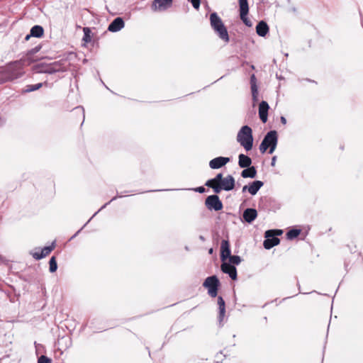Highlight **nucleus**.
<instances>
[{"instance_id": "27", "label": "nucleus", "mask_w": 363, "mask_h": 363, "mask_svg": "<svg viewBox=\"0 0 363 363\" xmlns=\"http://www.w3.org/2000/svg\"><path fill=\"white\" fill-rule=\"evenodd\" d=\"M43 83H38L36 84L27 85L26 87V89L24 90V92L28 93V92L36 91V90L39 89L40 88H41L43 86Z\"/></svg>"}, {"instance_id": "8", "label": "nucleus", "mask_w": 363, "mask_h": 363, "mask_svg": "<svg viewBox=\"0 0 363 363\" xmlns=\"http://www.w3.org/2000/svg\"><path fill=\"white\" fill-rule=\"evenodd\" d=\"M205 205L210 211H218L223 208V203L217 195L208 196L205 200Z\"/></svg>"}, {"instance_id": "32", "label": "nucleus", "mask_w": 363, "mask_h": 363, "mask_svg": "<svg viewBox=\"0 0 363 363\" xmlns=\"http://www.w3.org/2000/svg\"><path fill=\"white\" fill-rule=\"evenodd\" d=\"M38 363H51L50 359L45 355H41L38 360Z\"/></svg>"}, {"instance_id": "23", "label": "nucleus", "mask_w": 363, "mask_h": 363, "mask_svg": "<svg viewBox=\"0 0 363 363\" xmlns=\"http://www.w3.org/2000/svg\"><path fill=\"white\" fill-rule=\"evenodd\" d=\"M240 6V14L243 16H247L249 12V6L247 0H238Z\"/></svg>"}, {"instance_id": "4", "label": "nucleus", "mask_w": 363, "mask_h": 363, "mask_svg": "<svg viewBox=\"0 0 363 363\" xmlns=\"http://www.w3.org/2000/svg\"><path fill=\"white\" fill-rule=\"evenodd\" d=\"M238 143L243 147L246 151L252 150L253 146L252 130L248 125H243L237 134Z\"/></svg>"}, {"instance_id": "2", "label": "nucleus", "mask_w": 363, "mask_h": 363, "mask_svg": "<svg viewBox=\"0 0 363 363\" xmlns=\"http://www.w3.org/2000/svg\"><path fill=\"white\" fill-rule=\"evenodd\" d=\"M68 67L66 60H59L50 64L40 62L34 65L33 70L36 73L54 74L67 71Z\"/></svg>"}, {"instance_id": "31", "label": "nucleus", "mask_w": 363, "mask_h": 363, "mask_svg": "<svg viewBox=\"0 0 363 363\" xmlns=\"http://www.w3.org/2000/svg\"><path fill=\"white\" fill-rule=\"evenodd\" d=\"M84 35L83 40L85 42L91 41V37H90V35L89 34V29L88 28H84Z\"/></svg>"}, {"instance_id": "14", "label": "nucleus", "mask_w": 363, "mask_h": 363, "mask_svg": "<svg viewBox=\"0 0 363 363\" xmlns=\"http://www.w3.org/2000/svg\"><path fill=\"white\" fill-rule=\"evenodd\" d=\"M221 270L223 273L228 274L233 280L237 279V269L234 265L223 262L221 264Z\"/></svg>"}, {"instance_id": "42", "label": "nucleus", "mask_w": 363, "mask_h": 363, "mask_svg": "<svg viewBox=\"0 0 363 363\" xmlns=\"http://www.w3.org/2000/svg\"><path fill=\"white\" fill-rule=\"evenodd\" d=\"M116 198H117L116 196L113 197V199H111L108 203H105V204H104V206H103L99 209V211H100V210H101V209H103L104 208H105V207H106V206L109 203H111V201H114L115 199H116Z\"/></svg>"}, {"instance_id": "20", "label": "nucleus", "mask_w": 363, "mask_h": 363, "mask_svg": "<svg viewBox=\"0 0 363 363\" xmlns=\"http://www.w3.org/2000/svg\"><path fill=\"white\" fill-rule=\"evenodd\" d=\"M252 164V160L247 155L240 154L238 156V165L241 168H247Z\"/></svg>"}, {"instance_id": "37", "label": "nucleus", "mask_w": 363, "mask_h": 363, "mask_svg": "<svg viewBox=\"0 0 363 363\" xmlns=\"http://www.w3.org/2000/svg\"><path fill=\"white\" fill-rule=\"evenodd\" d=\"M251 90H252V99H253L254 101H256L257 100V94H258L257 88H251Z\"/></svg>"}, {"instance_id": "36", "label": "nucleus", "mask_w": 363, "mask_h": 363, "mask_svg": "<svg viewBox=\"0 0 363 363\" xmlns=\"http://www.w3.org/2000/svg\"><path fill=\"white\" fill-rule=\"evenodd\" d=\"M190 1L194 6V9H198L200 6L201 1L200 0H188Z\"/></svg>"}, {"instance_id": "9", "label": "nucleus", "mask_w": 363, "mask_h": 363, "mask_svg": "<svg viewBox=\"0 0 363 363\" xmlns=\"http://www.w3.org/2000/svg\"><path fill=\"white\" fill-rule=\"evenodd\" d=\"M265 238L266 239L263 242V245L267 250H269L277 245L280 242V240L275 237V231L273 230H267L265 232Z\"/></svg>"}, {"instance_id": "6", "label": "nucleus", "mask_w": 363, "mask_h": 363, "mask_svg": "<svg viewBox=\"0 0 363 363\" xmlns=\"http://www.w3.org/2000/svg\"><path fill=\"white\" fill-rule=\"evenodd\" d=\"M220 281L216 275L207 277L203 283V286L208 289V294L211 297H216L218 294Z\"/></svg>"}, {"instance_id": "30", "label": "nucleus", "mask_w": 363, "mask_h": 363, "mask_svg": "<svg viewBox=\"0 0 363 363\" xmlns=\"http://www.w3.org/2000/svg\"><path fill=\"white\" fill-rule=\"evenodd\" d=\"M240 18L242 21V22L248 27H251L252 26V23L250 20L248 19L247 16H242V14H240Z\"/></svg>"}, {"instance_id": "29", "label": "nucleus", "mask_w": 363, "mask_h": 363, "mask_svg": "<svg viewBox=\"0 0 363 363\" xmlns=\"http://www.w3.org/2000/svg\"><path fill=\"white\" fill-rule=\"evenodd\" d=\"M228 259L230 264L233 265H238L242 261L240 257L238 255H231Z\"/></svg>"}, {"instance_id": "22", "label": "nucleus", "mask_w": 363, "mask_h": 363, "mask_svg": "<svg viewBox=\"0 0 363 363\" xmlns=\"http://www.w3.org/2000/svg\"><path fill=\"white\" fill-rule=\"evenodd\" d=\"M257 175V170L254 166H250L245 168L241 172V176L243 178H255Z\"/></svg>"}, {"instance_id": "28", "label": "nucleus", "mask_w": 363, "mask_h": 363, "mask_svg": "<svg viewBox=\"0 0 363 363\" xmlns=\"http://www.w3.org/2000/svg\"><path fill=\"white\" fill-rule=\"evenodd\" d=\"M49 270L51 273H53L57 269V264L55 257H52L49 261Z\"/></svg>"}, {"instance_id": "24", "label": "nucleus", "mask_w": 363, "mask_h": 363, "mask_svg": "<svg viewBox=\"0 0 363 363\" xmlns=\"http://www.w3.org/2000/svg\"><path fill=\"white\" fill-rule=\"evenodd\" d=\"M30 33L32 37L40 38L43 35L44 30L41 26L36 25L32 27Z\"/></svg>"}, {"instance_id": "48", "label": "nucleus", "mask_w": 363, "mask_h": 363, "mask_svg": "<svg viewBox=\"0 0 363 363\" xmlns=\"http://www.w3.org/2000/svg\"><path fill=\"white\" fill-rule=\"evenodd\" d=\"M212 252H213V249L211 248V249L209 250V253L211 254Z\"/></svg>"}, {"instance_id": "33", "label": "nucleus", "mask_w": 363, "mask_h": 363, "mask_svg": "<svg viewBox=\"0 0 363 363\" xmlns=\"http://www.w3.org/2000/svg\"><path fill=\"white\" fill-rule=\"evenodd\" d=\"M223 174L221 173H219L216 174V176L213 178L212 179L214 181L215 184H220V182H222V180H223Z\"/></svg>"}, {"instance_id": "44", "label": "nucleus", "mask_w": 363, "mask_h": 363, "mask_svg": "<svg viewBox=\"0 0 363 363\" xmlns=\"http://www.w3.org/2000/svg\"><path fill=\"white\" fill-rule=\"evenodd\" d=\"M275 231V237L277 235H280L282 234V230H274Z\"/></svg>"}, {"instance_id": "5", "label": "nucleus", "mask_w": 363, "mask_h": 363, "mask_svg": "<svg viewBox=\"0 0 363 363\" xmlns=\"http://www.w3.org/2000/svg\"><path fill=\"white\" fill-rule=\"evenodd\" d=\"M277 132L276 130H270L265 135L264 139L259 145V151L262 153H264L269 148V154H272L277 147Z\"/></svg>"}, {"instance_id": "15", "label": "nucleus", "mask_w": 363, "mask_h": 363, "mask_svg": "<svg viewBox=\"0 0 363 363\" xmlns=\"http://www.w3.org/2000/svg\"><path fill=\"white\" fill-rule=\"evenodd\" d=\"M269 109V106L268 103L265 101H261L259 105V116L262 123H266L267 121L268 117V111Z\"/></svg>"}, {"instance_id": "45", "label": "nucleus", "mask_w": 363, "mask_h": 363, "mask_svg": "<svg viewBox=\"0 0 363 363\" xmlns=\"http://www.w3.org/2000/svg\"><path fill=\"white\" fill-rule=\"evenodd\" d=\"M280 120L282 124L285 125L286 123V119L285 117L281 116Z\"/></svg>"}, {"instance_id": "47", "label": "nucleus", "mask_w": 363, "mask_h": 363, "mask_svg": "<svg viewBox=\"0 0 363 363\" xmlns=\"http://www.w3.org/2000/svg\"><path fill=\"white\" fill-rule=\"evenodd\" d=\"M31 36H32V35H30V33L29 35H27L26 36V38H25V39H26V40H28Z\"/></svg>"}, {"instance_id": "46", "label": "nucleus", "mask_w": 363, "mask_h": 363, "mask_svg": "<svg viewBox=\"0 0 363 363\" xmlns=\"http://www.w3.org/2000/svg\"><path fill=\"white\" fill-rule=\"evenodd\" d=\"M199 238L202 242H204L206 240L205 238L203 235H199Z\"/></svg>"}, {"instance_id": "13", "label": "nucleus", "mask_w": 363, "mask_h": 363, "mask_svg": "<svg viewBox=\"0 0 363 363\" xmlns=\"http://www.w3.org/2000/svg\"><path fill=\"white\" fill-rule=\"evenodd\" d=\"M231 256L230 243L228 240H223L220 244V259L224 262Z\"/></svg>"}, {"instance_id": "35", "label": "nucleus", "mask_w": 363, "mask_h": 363, "mask_svg": "<svg viewBox=\"0 0 363 363\" xmlns=\"http://www.w3.org/2000/svg\"><path fill=\"white\" fill-rule=\"evenodd\" d=\"M206 186L212 188L214 190V188L216 187L217 184L214 183V181L211 179L208 180L206 184Z\"/></svg>"}, {"instance_id": "39", "label": "nucleus", "mask_w": 363, "mask_h": 363, "mask_svg": "<svg viewBox=\"0 0 363 363\" xmlns=\"http://www.w3.org/2000/svg\"><path fill=\"white\" fill-rule=\"evenodd\" d=\"M194 191L199 193H203L205 191V188L203 186H199L194 189Z\"/></svg>"}, {"instance_id": "50", "label": "nucleus", "mask_w": 363, "mask_h": 363, "mask_svg": "<svg viewBox=\"0 0 363 363\" xmlns=\"http://www.w3.org/2000/svg\"><path fill=\"white\" fill-rule=\"evenodd\" d=\"M98 213V212L94 213V216H92V218H93L95 215H96V213Z\"/></svg>"}, {"instance_id": "17", "label": "nucleus", "mask_w": 363, "mask_h": 363, "mask_svg": "<svg viewBox=\"0 0 363 363\" xmlns=\"http://www.w3.org/2000/svg\"><path fill=\"white\" fill-rule=\"evenodd\" d=\"M125 26V23L122 18H116L108 26V30L111 32H118L121 30Z\"/></svg>"}, {"instance_id": "16", "label": "nucleus", "mask_w": 363, "mask_h": 363, "mask_svg": "<svg viewBox=\"0 0 363 363\" xmlns=\"http://www.w3.org/2000/svg\"><path fill=\"white\" fill-rule=\"evenodd\" d=\"M218 322L220 326H223V319L225 314V303L222 296L218 297Z\"/></svg>"}, {"instance_id": "34", "label": "nucleus", "mask_w": 363, "mask_h": 363, "mask_svg": "<svg viewBox=\"0 0 363 363\" xmlns=\"http://www.w3.org/2000/svg\"><path fill=\"white\" fill-rule=\"evenodd\" d=\"M250 84H251V88H257V79H256L255 75L254 74H252L250 77Z\"/></svg>"}, {"instance_id": "19", "label": "nucleus", "mask_w": 363, "mask_h": 363, "mask_svg": "<svg viewBox=\"0 0 363 363\" xmlns=\"http://www.w3.org/2000/svg\"><path fill=\"white\" fill-rule=\"evenodd\" d=\"M256 32L258 35L264 37L269 32L267 23L264 21H259L256 26Z\"/></svg>"}, {"instance_id": "1", "label": "nucleus", "mask_w": 363, "mask_h": 363, "mask_svg": "<svg viewBox=\"0 0 363 363\" xmlns=\"http://www.w3.org/2000/svg\"><path fill=\"white\" fill-rule=\"evenodd\" d=\"M26 65V59H21L9 64L3 71L0 72V83L12 81L21 77L23 74V67Z\"/></svg>"}, {"instance_id": "40", "label": "nucleus", "mask_w": 363, "mask_h": 363, "mask_svg": "<svg viewBox=\"0 0 363 363\" xmlns=\"http://www.w3.org/2000/svg\"><path fill=\"white\" fill-rule=\"evenodd\" d=\"M74 110L80 111L82 113V115H83V118H84V110L83 107L78 106V107H76L74 108Z\"/></svg>"}, {"instance_id": "18", "label": "nucleus", "mask_w": 363, "mask_h": 363, "mask_svg": "<svg viewBox=\"0 0 363 363\" xmlns=\"http://www.w3.org/2000/svg\"><path fill=\"white\" fill-rule=\"evenodd\" d=\"M257 216L256 209L249 208L243 211L242 218L247 223H251Z\"/></svg>"}, {"instance_id": "26", "label": "nucleus", "mask_w": 363, "mask_h": 363, "mask_svg": "<svg viewBox=\"0 0 363 363\" xmlns=\"http://www.w3.org/2000/svg\"><path fill=\"white\" fill-rule=\"evenodd\" d=\"M301 233V230L299 229H291L286 233V238L289 240H293L298 237Z\"/></svg>"}, {"instance_id": "12", "label": "nucleus", "mask_w": 363, "mask_h": 363, "mask_svg": "<svg viewBox=\"0 0 363 363\" xmlns=\"http://www.w3.org/2000/svg\"><path fill=\"white\" fill-rule=\"evenodd\" d=\"M230 162L229 157H218L209 162V167L213 169H219Z\"/></svg>"}, {"instance_id": "25", "label": "nucleus", "mask_w": 363, "mask_h": 363, "mask_svg": "<svg viewBox=\"0 0 363 363\" xmlns=\"http://www.w3.org/2000/svg\"><path fill=\"white\" fill-rule=\"evenodd\" d=\"M40 49V46H36L28 52L27 57L24 58L26 60L27 65H29L32 62L30 60L31 56L37 53Z\"/></svg>"}, {"instance_id": "41", "label": "nucleus", "mask_w": 363, "mask_h": 363, "mask_svg": "<svg viewBox=\"0 0 363 363\" xmlns=\"http://www.w3.org/2000/svg\"><path fill=\"white\" fill-rule=\"evenodd\" d=\"M276 162H277V156H274V157L272 158V161H271V166L274 167V166H275V164H276Z\"/></svg>"}, {"instance_id": "43", "label": "nucleus", "mask_w": 363, "mask_h": 363, "mask_svg": "<svg viewBox=\"0 0 363 363\" xmlns=\"http://www.w3.org/2000/svg\"><path fill=\"white\" fill-rule=\"evenodd\" d=\"M248 191L249 192V185H245L243 187H242V191L244 193L245 191Z\"/></svg>"}, {"instance_id": "21", "label": "nucleus", "mask_w": 363, "mask_h": 363, "mask_svg": "<svg viewBox=\"0 0 363 363\" xmlns=\"http://www.w3.org/2000/svg\"><path fill=\"white\" fill-rule=\"evenodd\" d=\"M263 185L264 183L259 180L251 182L249 184V193L252 196L255 195Z\"/></svg>"}, {"instance_id": "11", "label": "nucleus", "mask_w": 363, "mask_h": 363, "mask_svg": "<svg viewBox=\"0 0 363 363\" xmlns=\"http://www.w3.org/2000/svg\"><path fill=\"white\" fill-rule=\"evenodd\" d=\"M55 247V242H53L51 245L44 247L43 249H41L40 252H31L30 255L35 259L39 260L48 255L54 250Z\"/></svg>"}, {"instance_id": "49", "label": "nucleus", "mask_w": 363, "mask_h": 363, "mask_svg": "<svg viewBox=\"0 0 363 363\" xmlns=\"http://www.w3.org/2000/svg\"><path fill=\"white\" fill-rule=\"evenodd\" d=\"M160 189H157V190H152V191H160Z\"/></svg>"}, {"instance_id": "10", "label": "nucleus", "mask_w": 363, "mask_h": 363, "mask_svg": "<svg viewBox=\"0 0 363 363\" xmlns=\"http://www.w3.org/2000/svg\"><path fill=\"white\" fill-rule=\"evenodd\" d=\"M172 5V0H154L151 5V9L155 11H164Z\"/></svg>"}, {"instance_id": "38", "label": "nucleus", "mask_w": 363, "mask_h": 363, "mask_svg": "<svg viewBox=\"0 0 363 363\" xmlns=\"http://www.w3.org/2000/svg\"><path fill=\"white\" fill-rule=\"evenodd\" d=\"M91 218H91L87 221V223H85V224L84 225V226H83L81 229H79V230H78V231H77V232L74 235H72V236L71 237L70 240L74 239V238H75V237H76V236H77V235L80 233V231L84 228V227H85V226H86V224H87V223L91 220Z\"/></svg>"}, {"instance_id": "7", "label": "nucleus", "mask_w": 363, "mask_h": 363, "mask_svg": "<svg viewBox=\"0 0 363 363\" xmlns=\"http://www.w3.org/2000/svg\"><path fill=\"white\" fill-rule=\"evenodd\" d=\"M235 181L232 175L228 174L223 178L222 182L217 184L216 188H214V192L216 194L220 193L222 190L229 191L234 189Z\"/></svg>"}, {"instance_id": "3", "label": "nucleus", "mask_w": 363, "mask_h": 363, "mask_svg": "<svg viewBox=\"0 0 363 363\" xmlns=\"http://www.w3.org/2000/svg\"><path fill=\"white\" fill-rule=\"evenodd\" d=\"M210 24L220 39L225 43L229 42L230 39L227 28L217 13L213 12L210 14Z\"/></svg>"}]
</instances>
